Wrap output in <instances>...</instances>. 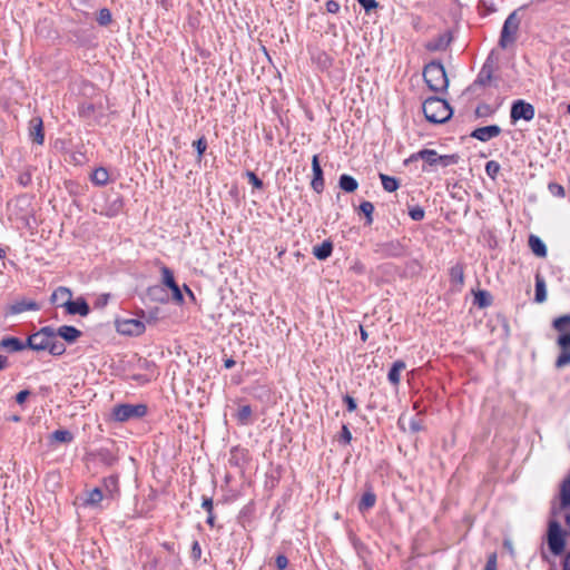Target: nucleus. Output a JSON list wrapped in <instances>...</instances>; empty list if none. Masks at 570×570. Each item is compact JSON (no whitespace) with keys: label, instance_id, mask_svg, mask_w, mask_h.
<instances>
[{"label":"nucleus","instance_id":"nucleus-54","mask_svg":"<svg viewBox=\"0 0 570 570\" xmlns=\"http://www.w3.org/2000/svg\"><path fill=\"white\" fill-rule=\"evenodd\" d=\"M29 395L30 392L28 390H22L16 395V402L18 404H23Z\"/></svg>","mask_w":570,"mask_h":570},{"label":"nucleus","instance_id":"nucleus-63","mask_svg":"<svg viewBox=\"0 0 570 570\" xmlns=\"http://www.w3.org/2000/svg\"><path fill=\"white\" fill-rule=\"evenodd\" d=\"M390 247L397 248V247H399V244H393V243H391V244H390Z\"/></svg>","mask_w":570,"mask_h":570},{"label":"nucleus","instance_id":"nucleus-21","mask_svg":"<svg viewBox=\"0 0 570 570\" xmlns=\"http://www.w3.org/2000/svg\"><path fill=\"white\" fill-rule=\"evenodd\" d=\"M72 292L65 286L58 287L52 294H51V302L58 304L59 306L63 307V303L66 301H71Z\"/></svg>","mask_w":570,"mask_h":570},{"label":"nucleus","instance_id":"nucleus-43","mask_svg":"<svg viewBox=\"0 0 570 570\" xmlns=\"http://www.w3.org/2000/svg\"><path fill=\"white\" fill-rule=\"evenodd\" d=\"M499 170H500V165L497 161L490 160L487 163L485 171L490 177L493 178L499 173Z\"/></svg>","mask_w":570,"mask_h":570},{"label":"nucleus","instance_id":"nucleus-32","mask_svg":"<svg viewBox=\"0 0 570 570\" xmlns=\"http://www.w3.org/2000/svg\"><path fill=\"white\" fill-rule=\"evenodd\" d=\"M51 440L60 443H70L73 440V435L68 430H56L51 434Z\"/></svg>","mask_w":570,"mask_h":570},{"label":"nucleus","instance_id":"nucleus-36","mask_svg":"<svg viewBox=\"0 0 570 570\" xmlns=\"http://www.w3.org/2000/svg\"><path fill=\"white\" fill-rule=\"evenodd\" d=\"M475 304L480 307H487L491 304V296L485 291H479L474 297Z\"/></svg>","mask_w":570,"mask_h":570},{"label":"nucleus","instance_id":"nucleus-37","mask_svg":"<svg viewBox=\"0 0 570 570\" xmlns=\"http://www.w3.org/2000/svg\"><path fill=\"white\" fill-rule=\"evenodd\" d=\"M161 275H163V283L167 287L174 288V286L177 285V283H176V281L174 278V274H173V272L168 267L164 266L161 268Z\"/></svg>","mask_w":570,"mask_h":570},{"label":"nucleus","instance_id":"nucleus-46","mask_svg":"<svg viewBox=\"0 0 570 570\" xmlns=\"http://www.w3.org/2000/svg\"><path fill=\"white\" fill-rule=\"evenodd\" d=\"M484 570H498L497 554L491 553L488 557Z\"/></svg>","mask_w":570,"mask_h":570},{"label":"nucleus","instance_id":"nucleus-48","mask_svg":"<svg viewBox=\"0 0 570 570\" xmlns=\"http://www.w3.org/2000/svg\"><path fill=\"white\" fill-rule=\"evenodd\" d=\"M351 440H352L351 431L348 430V428L346 425H343L340 441L343 442L344 444H348L351 442Z\"/></svg>","mask_w":570,"mask_h":570},{"label":"nucleus","instance_id":"nucleus-62","mask_svg":"<svg viewBox=\"0 0 570 570\" xmlns=\"http://www.w3.org/2000/svg\"><path fill=\"white\" fill-rule=\"evenodd\" d=\"M6 256V250L0 247V258H3Z\"/></svg>","mask_w":570,"mask_h":570},{"label":"nucleus","instance_id":"nucleus-53","mask_svg":"<svg viewBox=\"0 0 570 570\" xmlns=\"http://www.w3.org/2000/svg\"><path fill=\"white\" fill-rule=\"evenodd\" d=\"M202 508L206 510V512H210L214 509L213 499L208 497H203Z\"/></svg>","mask_w":570,"mask_h":570},{"label":"nucleus","instance_id":"nucleus-61","mask_svg":"<svg viewBox=\"0 0 570 570\" xmlns=\"http://www.w3.org/2000/svg\"><path fill=\"white\" fill-rule=\"evenodd\" d=\"M360 328H361V338H362L363 342H365L367 340V333L363 328V326H360Z\"/></svg>","mask_w":570,"mask_h":570},{"label":"nucleus","instance_id":"nucleus-51","mask_svg":"<svg viewBox=\"0 0 570 570\" xmlns=\"http://www.w3.org/2000/svg\"><path fill=\"white\" fill-rule=\"evenodd\" d=\"M409 425H410L411 432H413V433L420 432L423 429L422 423L417 417H412L410 420Z\"/></svg>","mask_w":570,"mask_h":570},{"label":"nucleus","instance_id":"nucleus-4","mask_svg":"<svg viewBox=\"0 0 570 570\" xmlns=\"http://www.w3.org/2000/svg\"><path fill=\"white\" fill-rule=\"evenodd\" d=\"M147 414L145 404H118L112 409V419L117 422H126L131 419H140Z\"/></svg>","mask_w":570,"mask_h":570},{"label":"nucleus","instance_id":"nucleus-7","mask_svg":"<svg viewBox=\"0 0 570 570\" xmlns=\"http://www.w3.org/2000/svg\"><path fill=\"white\" fill-rule=\"evenodd\" d=\"M417 159L424 160L430 166L446 167L453 163V156H448V155L441 156L433 149H422V150L411 155L409 160L414 161Z\"/></svg>","mask_w":570,"mask_h":570},{"label":"nucleus","instance_id":"nucleus-6","mask_svg":"<svg viewBox=\"0 0 570 570\" xmlns=\"http://www.w3.org/2000/svg\"><path fill=\"white\" fill-rule=\"evenodd\" d=\"M547 540L549 550L554 556H560L564 551V532L558 521L551 520L549 522Z\"/></svg>","mask_w":570,"mask_h":570},{"label":"nucleus","instance_id":"nucleus-35","mask_svg":"<svg viewBox=\"0 0 570 570\" xmlns=\"http://www.w3.org/2000/svg\"><path fill=\"white\" fill-rule=\"evenodd\" d=\"M104 487L109 497L114 495V492L117 491L118 488V478L110 475L104 480Z\"/></svg>","mask_w":570,"mask_h":570},{"label":"nucleus","instance_id":"nucleus-30","mask_svg":"<svg viewBox=\"0 0 570 570\" xmlns=\"http://www.w3.org/2000/svg\"><path fill=\"white\" fill-rule=\"evenodd\" d=\"M252 414H253V411H252L250 405H242L237 410L236 419L239 424L247 425L250 423Z\"/></svg>","mask_w":570,"mask_h":570},{"label":"nucleus","instance_id":"nucleus-58","mask_svg":"<svg viewBox=\"0 0 570 570\" xmlns=\"http://www.w3.org/2000/svg\"><path fill=\"white\" fill-rule=\"evenodd\" d=\"M563 570H570V552L567 554L563 562Z\"/></svg>","mask_w":570,"mask_h":570},{"label":"nucleus","instance_id":"nucleus-50","mask_svg":"<svg viewBox=\"0 0 570 570\" xmlns=\"http://www.w3.org/2000/svg\"><path fill=\"white\" fill-rule=\"evenodd\" d=\"M190 554H191V558H193L194 560H198V559H200V557H202V548H200V544H199V542H198V541H194V542H193V544H191V552H190Z\"/></svg>","mask_w":570,"mask_h":570},{"label":"nucleus","instance_id":"nucleus-38","mask_svg":"<svg viewBox=\"0 0 570 570\" xmlns=\"http://www.w3.org/2000/svg\"><path fill=\"white\" fill-rule=\"evenodd\" d=\"M97 21L100 26H108L111 22V12L107 8L99 10Z\"/></svg>","mask_w":570,"mask_h":570},{"label":"nucleus","instance_id":"nucleus-52","mask_svg":"<svg viewBox=\"0 0 570 570\" xmlns=\"http://www.w3.org/2000/svg\"><path fill=\"white\" fill-rule=\"evenodd\" d=\"M275 563L278 570H284L288 566V559L284 554H278Z\"/></svg>","mask_w":570,"mask_h":570},{"label":"nucleus","instance_id":"nucleus-22","mask_svg":"<svg viewBox=\"0 0 570 570\" xmlns=\"http://www.w3.org/2000/svg\"><path fill=\"white\" fill-rule=\"evenodd\" d=\"M333 244L330 240H324L321 245L313 247V255L320 259L325 261L332 255Z\"/></svg>","mask_w":570,"mask_h":570},{"label":"nucleus","instance_id":"nucleus-23","mask_svg":"<svg viewBox=\"0 0 570 570\" xmlns=\"http://www.w3.org/2000/svg\"><path fill=\"white\" fill-rule=\"evenodd\" d=\"M105 498V494L100 488H95L87 492L86 498L83 500V505L86 507H98L99 503Z\"/></svg>","mask_w":570,"mask_h":570},{"label":"nucleus","instance_id":"nucleus-10","mask_svg":"<svg viewBox=\"0 0 570 570\" xmlns=\"http://www.w3.org/2000/svg\"><path fill=\"white\" fill-rule=\"evenodd\" d=\"M557 344L560 347L561 353L556 360V366L561 368L570 364V333L560 334L557 340Z\"/></svg>","mask_w":570,"mask_h":570},{"label":"nucleus","instance_id":"nucleus-13","mask_svg":"<svg viewBox=\"0 0 570 570\" xmlns=\"http://www.w3.org/2000/svg\"><path fill=\"white\" fill-rule=\"evenodd\" d=\"M501 134V128L498 125H490L484 127L475 128L471 132V137L480 141H489Z\"/></svg>","mask_w":570,"mask_h":570},{"label":"nucleus","instance_id":"nucleus-47","mask_svg":"<svg viewBox=\"0 0 570 570\" xmlns=\"http://www.w3.org/2000/svg\"><path fill=\"white\" fill-rule=\"evenodd\" d=\"M549 190L553 195H556L558 197H563L564 196V188L561 185L557 184V183H550L549 184Z\"/></svg>","mask_w":570,"mask_h":570},{"label":"nucleus","instance_id":"nucleus-8","mask_svg":"<svg viewBox=\"0 0 570 570\" xmlns=\"http://www.w3.org/2000/svg\"><path fill=\"white\" fill-rule=\"evenodd\" d=\"M535 116V109L533 105L522 99H518L512 102L510 110V118L513 124L519 120L531 121Z\"/></svg>","mask_w":570,"mask_h":570},{"label":"nucleus","instance_id":"nucleus-2","mask_svg":"<svg viewBox=\"0 0 570 570\" xmlns=\"http://www.w3.org/2000/svg\"><path fill=\"white\" fill-rule=\"evenodd\" d=\"M422 109L426 120L433 124L445 122L452 116V109L448 101L439 97L425 99Z\"/></svg>","mask_w":570,"mask_h":570},{"label":"nucleus","instance_id":"nucleus-64","mask_svg":"<svg viewBox=\"0 0 570 570\" xmlns=\"http://www.w3.org/2000/svg\"><path fill=\"white\" fill-rule=\"evenodd\" d=\"M92 109H94V108H92V106H88V107L86 108V111H89V110H92Z\"/></svg>","mask_w":570,"mask_h":570},{"label":"nucleus","instance_id":"nucleus-56","mask_svg":"<svg viewBox=\"0 0 570 570\" xmlns=\"http://www.w3.org/2000/svg\"><path fill=\"white\" fill-rule=\"evenodd\" d=\"M208 513V517H207V524H209L210 527H214L215 525V515L213 513V511L210 512H207Z\"/></svg>","mask_w":570,"mask_h":570},{"label":"nucleus","instance_id":"nucleus-59","mask_svg":"<svg viewBox=\"0 0 570 570\" xmlns=\"http://www.w3.org/2000/svg\"><path fill=\"white\" fill-rule=\"evenodd\" d=\"M234 365H235V361H234L233 358H227V360H225V362H224V366H225L226 368H232V367H234Z\"/></svg>","mask_w":570,"mask_h":570},{"label":"nucleus","instance_id":"nucleus-26","mask_svg":"<svg viewBox=\"0 0 570 570\" xmlns=\"http://www.w3.org/2000/svg\"><path fill=\"white\" fill-rule=\"evenodd\" d=\"M405 368L403 361H395L389 371L387 379L391 384L399 385L401 380V372Z\"/></svg>","mask_w":570,"mask_h":570},{"label":"nucleus","instance_id":"nucleus-55","mask_svg":"<svg viewBox=\"0 0 570 570\" xmlns=\"http://www.w3.org/2000/svg\"><path fill=\"white\" fill-rule=\"evenodd\" d=\"M173 292V297L176 302L181 303L184 301L183 294L179 289L178 285H175L174 288H170Z\"/></svg>","mask_w":570,"mask_h":570},{"label":"nucleus","instance_id":"nucleus-19","mask_svg":"<svg viewBox=\"0 0 570 570\" xmlns=\"http://www.w3.org/2000/svg\"><path fill=\"white\" fill-rule=\"evenodd\" d=\"M375 503H376V495L373 492V490L370 488L363 493L357 508H358L360 512L363 513V512L372 509L375 505Z\"/></svg>","mask_w":570,"mask_h":570},{"label":"nucleus","instance_id":"nucleus-27","mask_svg":"<svg viewBox=\"0 0 570 570\" xmlns=\"http://www.w3.org/2000/svg\"><path fill=\"white\" fill-rule=\"evenodd\" d=\"M547 299V286L544 278L540 275H535V295L534 301L537 303H543Z\"/></svg>","mask_w":570,"mask_h":570},{"label":"nucleus","instance_id":"nucleus-44","mask_svg":"<svg viewBox=\"0 0 570 570\" xmlns=\"http://www.w3.org/2000/svg\"><path fill=\"white\" fill-rule=\"evenodd\" d=\"M17 180L19 185L27 187L32 181L31 174L29 171L20 173Z\"/></svg>","mask_w":570,"mask_h":570},{"label":"nucleus","instance_id":"nucleus-29","mask_svg":"<svg viewBox=\"0 0 570 570\" xmlns=\"http://www.w3.org/2000/svg\"><path fill=\"white\" fill-rule=\"evenodd\" d=\"M380 179L385 191L393 193L400 187V183L395 177L380 174Z\"/></svg>","mask_w":570,"mask_h":570},{"label":"nucleus","instance_id":"nucleus-41","mask_svg":"<svg viewBox=\"0 0 570 570\" xmlns=\"http://www.w3.org/2000/svg\"><path fill=\"white\" fill-rule=\"evenodd\" d=\"M246 176L248 178V181L253 185L254 188L262 189L264 184L261 178L257 177V175L253 171H247Z\"/></svg>","mask_w":570,"mask_h":570},{"label":"nucleus","instance_id":"nucleus-28","mask_svg":"<svg viewBox=\"0 0 570 570\" xmlns=\"http://www.w3.org/2000/svg\"><path fill=\"white\" fill-rule=\"evenodd\" d=\"M109 180V173L106 168L99 167L94 170L91 181L97 186H105Z\"/></svg>","mask_w":570,"mask_h":570},{"label":"nucleus","instance_id":"nucleus-14","mask_svg":"<svg viewBox=\"0 0 570 570\" xmlns=\"http://www.w3.org/2000/svg\"><path fill=\"white\" fill-rule=\"evenodd\" d=\"M493 71H494V63H493L491 57H489L485 60L484 65L482 66L473 85L482 86V87L488 86L492 80Z\"/></svg>","mask_w":570,"mask_h":570},{"label":"nucleus","instance_id":"nucleus-25","mask_svg":"<svg viewBox=\"0 0 570 570\" xmlns=\"http://www.w3.org/2000/svg\"><path fill=\"white\" fill-rule=\"evenodd\" d=\"M338 186L345 193H354L358 187V183L351 175L343 174L340 176Z\"/></svg>","mask_w":570,"mask_h":570},{"label":"nucleus","instance_id":"nucleus-45","mask_svg":"<svg viewBox=\"0 0 570 570\" xmlns=\"http://www.w3.org/2000/svg\"><path fill=\"white\" fill-rule=\"evenodd\" d=\"M343 402L346 404L348 412H354L357 409L356 401L348 394L343 396Z\"/></svg>","mask_w":570,"mask_h":570},{"label":"nucleus","instance_id":"nucleus-57","mask_svg":"<svg viewBox=\"0 0 570 570\" xmlns=\"http://www.w3.org/2000/svg\"><path fill=\"white\" fill-rule=\"evenodd\" d=\"M8 366V358L0 354V371L4 370Z\"/></svg>","mask_w":570,"mask_h":570},{"label":"nucleus","instance_id":"nucleus-12","mask_svg":"<svg viewBox=\"0 0 570 570\" xmlns=\"http://www.w3.org/2000/svg\"><path fill=\"white\" fill-rule=\"evenodd\" d=\"M63 307L70 315L87 316L90 312V307L83 297H78L76 301H66Z\"/></svg>","mask_w":570,"mask_h":570},{"label":"nucleus","instance_id":"nucleus-16","mask_svg":"<svg viewBox=\"0 0 570 570\" xmlns=\"http://www.w3.org/2000/svg\"><path fill=\"white\" fill-rule=\"evenodd\" d=\"M29 136L31 140L38 145H42L45 141L43 124L39 117H33L29 122Z\"/></svg>","mask_w":570,"mask_h":570},{"label":"nucleus","instance_id":"nucleus-24","mask_svg":"<svg viewBox=\"0 0 570 570\" xmlns=\"http://www.w3.org/2000/svg\"><path fill=\"white\" fill-rule=\"evenodd\" d=\"M528 243L529 247L531 248L534 255H537L538 257L547 256V246L538 236L530 235Z\"/></svg>","mask_w":570,"mask_h":570},{"label":"nucleus","instance_id":"nucleus-15","mask_svg":"<svg viewBox=\"0 0 570 570\" xmlns=\"http://www.w3.org/2000/svg\"><path fill=\"white\" fill-rule=\"evenodd\" d=\"M312 170H313V179H312L311 186L316 193H321L324 189V178H323V170L320 165L317 155H314L312 158Z\"/></svg>","mask_w":570,"mask_h":570},{"label":"nucleus","instance_id":"nucleus-33","mask_svg":"<svg viewBox=\"0 0 570 570\" xmlns=\"http://www.w3.org/2000/svg\"><path fill=\"white\" fill-rule=\"evenodd\" d=\"M360 210L365 215L366 225H372L374 205L368 200H364L360 204Z\"/></svg>","mask_w":570,"mask_h":570},{"label":"nucleus","instance_id":"nucleus-5","mask_svg":"<svg viewBox=\"0 0 570 570\" xmlns=\"http://www.w3.org/2000/svg\"><path fill=\"white\" fill-rule=\"evenodd\" d=\"M519 27L520 19L517 12L514 11L508 16L503 23L499 40V45L501 48L505 49L515 42Z\"/></svg>","mask_w":570,"mask_h":570},{"label":"nucleus","instance_id":"nucleus-20","mask_svg":"<svg viewBox=\"0 0 570 570\" xmlns=\"http://www.w3.org/2000/svg\"><path fill=\"white\" fill-rule=\"evenodd\" d=\"M0 346L10 352H19L27 347V342L23 343L22 341H20L17 337L9 336V337H3L0 341Z\"/></svg>","mask_w":570,"mask_h":570},{"label":"nucleus","instance_id":"nucleus-18","mask_svg":"<svg viewBox=\"0 0 570 570\" xmlns=\"http://www.w3.org/2000/svg\"><path fill=\"white\" fill-rule=\"evenodd\" d=\"M451 42V37L448 33L439 35L438 37L431 39L425 48L429 51H442L448 48Z\"/></svg>","mask_w":570,"mask_h":570},{"label":"nucleus","instance_id":"nucleus-3","mask_svg":"<svg viewBox=\"0 0 570 570\" xmlns=\"http://www.w3.org/2000/svg\"><path fill=\"white\" fill-rule=\"evenodd\" d=\"M423 78L428 87L434 92L448 89L449 79L444 66L440 61H431L423 69Z\"/></svg>","mask_w":570,"mask_h":570},{"label":"nucleus","instance_id":"nucleus-42","mask_svg":"<svg viewBox=\"0 0 570 570\" xmlns=\"http://www.w3.org/2000/svg\"><path fill=\"white\" fill-rule=\"evenodd\" d=\"M357 1L366 13H370L372 10H374L379 7V2L376 0H357Z\"/></svg>","mask_w":570,"mask_h":570},{"label":"nucleus","instance_id":"nucleus-40","mask_svg":"<svg viewBox=\"0 0 570 570\" xmlns=\"http://www.w3.org/2000/svg\"><path fill=\"white\" fill-rule=\"evenodd\" d=\"M193 146L197 150L198 158H202V156L204 155V153L206 151V148H207V141H206L205 137H200L199 139L195 140L193 142Z\"/></svg>","mask_w":570,"mask_h":570},{"label":"nucleus","instance_id":"nucleus-34","mask_svg":"<svg viewBox=\"0 0 570 570\" xmlns=\"http://www.w3.org/2000/svg\"><path fill=\"white\" fill-rule=\"evenodd\" d=\"M450 277L452 282L462 285L464 283L463 267L459 264L452 266L450 269Z\"/></svg>","mask_w":570,"mask_h":570},{"label":"nucleus","instance_id":"nucleus-49","mask_svg":"<svg viewBox=\"0 0 570 570\" xmlns=\"http://www.w3.org/2000/svg\"><path fill=\"white\" fill-rule=\"evenodd\" d=\"M325 7H326V11L330 13H337L341 8L340 3L335 0L326 1Z\"/></svg>","mask_w":570,"mask_h":570},{"label":"nucleus","instance_id":"nucleus-31","mask_svg":"<svg viewBox=\"0 0 570 570\" xmlns=\"http://www.w3.org/2000/svg\"><path fill=\"white\" fill-rule=\"evenodd\" d=\"M553 328L560 332L561 334H568L567 331L570 327V314L562 315L557 317L553 323Z\"/></svg>","mask_w":570,"mask_h":570},{"label":"nucleus","instance_id":"nucleus-60","mask_svg":"<svg viewBox=\"0 0 570 570\" xmlns=\"http://www.w3.org/2000/svg\"><path fill=\"white\" fill-rule=\"evenodd\" d=\"M567 534L570 537V513L566 518Z\"/></svg>","mask_w":570,"mask_h":570},{"label":"nucleus","instance_id":"nucleus-11","mask_svg":"<svg viewBox=\"0 0 570 570\" xmlns=\"http://www.w3.org/2000/svg\"><path fill=\"white\" fill-rule=\"evenodd\" d=\"M40 305L32 299L21 298L8 306L7 314L17 315L26 311H39Z\"/></svg>","mask_w":570,"mask_h":570},{"label":"nucleus","instance_id":"nucleus-39","mask_svg":"<svg viewBox=\"0 0 570 570\" xmlns=\"http://www.w3.org/2000/svg\"><path fill=\"white\" fill-rule=\"evenodd\" d=\"M409 215L410 217L415 220V222H420L424 218V209L420 206H414V207H411L410 210H409Z\"/></svg>","mask_w":570,"mask_h":570},{"label":"nucleus","instance_id":"nucleus-9","mask_svg":"<svg viewBox=\"0 0 570 570\" xmlns=\"http://www.w3.org/2000/svg\"><path fill=\"white\" fill-rule=\"evenodd\" d=\"M116 330L118 333L128 336L141 335L145 330V323L135 318H125L116 321Z\"/></svg>","mask_w":570,"mask_h":570},{"label":"nucleus","instance_id":"nucleus-1","mask_svg":"<svg viewBox=\"0 0 570 570\" xmlns=\"http://www.w3.org/2000/svg\"><path fill=\"white\" fill-rule=\"evenodd\" d=\"M27 347L40 352L48 351L53 356H60L66 352V346L57 338L56 330L43 326L27 338Z\"/></svg>","mask_w":570,"mask_h":570},{"label":"nucleus","instance_id":"nucleus-17","mask_svg":"<svg viewBox=\"0 0 570 570\" xmlns=\"http://www.w3.org/2000/svg\"><path fill=\"white\" fill-rule=\"evenodd\" d=\"M56 334L57 338L61 337L67 343L72 344L81 336V331H79L75 326L62 325L58 330H56Z\"/></svg>","mask_w":570,"mask_h":570}]
</instances>
